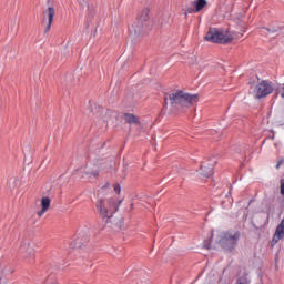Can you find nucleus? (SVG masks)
Returning <instances> with one entry per match:
<instances>
[{"instance_id":"f257e3e1","label":"nucleus","mask_w":284,"mask_h":284,"mask_svg":"<svg viewBox=\"0 0 284 284\" xmlns=\"http://www.w3.org/2000/svg\"><path fill=\"white\" fill-rule=\"evenodd\" d=\"M123 203L122 200L110 197L108 200H99L95 204L97 212L105 223L108 230L113 232H121L125 224V219L121 215H114L119 211V206Z\"/></svg>"},{"instance_id":"f03ea898","label":"nucleus","mask_w":284,"mask_h":284,"mask_svg":"<svg viewBox=\"0 0 284 284\" xmlns=\"http://www.w3.org/2000/svg\"><path fill=\"white\" fill-rule=\"evenodd\" d=\"M169 101L172 108H190L199 101V95L175 91L169 94Z\"/></svg>"},{"instance_id":"7ed1b4c3","label":"nucleus","mask_w":284,"mask_h":284,"mask_svg":"<svg viewBox=\"0 0 284 284\" xmlns=\"http://www.w3.org/2000/svg\"><path fill=\"white\" fill-rule=\"evenodd\" d=\"M204 39L211 43H222L225 45L232 43L234 34L230 31H223V29L210 28Z\"/></svg>"},{"instance_id":"20e7f679","label":"nucleus","mask_w":284,"mask_h":284,"mask_svg":"<svg viewBox=\"0 0 284 284\" xmlns=\"http://www.w3.org/2000/svg\"><path fill=\"white\" fill-rule=\"evenodd\" d=\"M241 239V232H224L221 234L219 243L220 246L225 250V252H234L236 245H239V240Z\"/></svg>"},{"instance_id":"39448f33","label":"nucleus","mask_w":284,"mask_h":284,"mask_svg":"<svg viewBox=\"0 0 284 284\" xmlns=\"http://www.w3.org/2000/svg\"><path fill=\"white\" fill-rule=\"evenodd\" d=\"M145 28H148L146 23H143L141 20H135L129 27V34L133 41L141 39L145 34Z\"/></svg>"},{"instance_id":"423d86ee","label":"nucleus","mask_w":284,"mask_h":284,"mask_svg":"<svg viewBox=\"0 0 284 284\" xmlns=\"http://www.w3.org/2000/svg\"><path fill=\"white\" fill-rule=\"evenodd\" d=\"M255 89L256 99H265V97H268V94L274 92V87H272V84L266 80H263L261 83H258Z\"/></svg>"},{"instance_id":"0eeeda50","label":"nucleus","mask_w":284,"mask_h":284,"mask_svg":"<svg viewBox=\"0 0 284 284\" xmlns=\"http://www.w3.org/2000/svg\"><path fill=\"white\" fill-rule=\"evenodd\" d=\"M54 14H57L54 7H49L47 10L43 11V21L48 19L44 32H50V29L52 28V22L54 21Z\"/></svg>"},{"instance_id":"6e6552de","label":"nucleus","mask_w":284,"mask_h":284,"mask_svg":"<svg viewBox=\"0 0 284 284\" xmlns=\"http://www.w3.org/2000/svg\"><path fill=\"white\" fill-rule=\"evenodd\" d=\"M87 243H90V232L82 231L79 233L78 239L74 241V247L81 250V247H85Z\"/></svg>"},{"instance_id":"1a4fd4ad","label":"nucleus","mask_w":284,"mask_h":284,"mask_svg":"<svg viewBox=\"0 0 284 284\" xmlns=\"http://www.w3.org/2000/svg\"><path fill=\"white\" fill-rule=\"evenodd\" d=\"M211 162L210 163H203L201 166H200V170H201V175L204 176V178H210L212 176V174H214V165H216V162L214 160H210Z\"/></svg>"},{"instance_id":"9d476101","label":"nucleus","mask_w":284,"mask_h":284,"mask_svg":"<svg viewBox=\"0 0 284 284\" xmlns=\"http://www.w3.org/2000/svg\"><path fill=\"white\" fill-rule=\"evenodd\" d=\"M281 239H284V220L281 221V223L277 225L275 233L273 235V239L271 241V247H274Z\"/></svg>"},{"instance_id":"9b49d317","label":"nucleus","mask_w":284,"mask_h":284,"mask_svg":"<svg viewBox=\"0 0 284 284\" xmlns=\"http://www.w3.org/2000/svg\"><path fill=\"white\" fill-rule=\"evenodd\" d=\"M123 119L129 125H141V121L133 113H124Z\"/></svg>"},{"instance_id":"f8f14e48","label":"nucleus","mask_w":284,"mask_h":284,"mask_svg":"<svg viewBox=\"0 0 284 284\" xmlns=\"http://www.w3.org/2000/svg\"><path fill=\"white\" fill-rule=\"evenodd\" d=\"M50 197L44 196L41 199V210L38 211V216H42L43 214H45V212L50 210Z\"/></svg>"},{"instance_id":"ddd939ff","label":"nucleus","mask_w":284,"mask_h":284,"mask_svg":"<svg viewBox=\"0 0 284 284\" xmlns=\"http://www.w3.org/2000/svg\"><path fill=\"white\" fill-rule=\"evenodd\" d=\"M136 21H142V23H146L150 21V9L144 8L138 13Z\"/></svg>"},{"instance_id":"4468645a","label":"nucleus","mask_w":284,"mask_h":284,"mask_svg":"<svg viewBox=\"0 0 284 284\" xmlns=\"http://www.w3.org/2000/svg\"><path fill=\"white\" fill-rule=\"evenodd\" d=\"M192 6H194L195 12H201L207 6V0H195L192 2Z\"/></svg>"},{"instance_id":"2eb2a0df","label":"nucleus","mask_w":284,"mask_h":284,"mask_svg":"<svg viewBox=\"0 0 284 284\" xmlns=\"http://www.w3.org/2000/svg\"><path fill=\"white\" fill-rule=\"evenodd\" d=\"M197 11H196L195 7L191 2V6L189 4V6H186L185 9H183V13L182 14H184V17H187L189 14H194Z\"/></svg>"},{"instance_id":"dca6fc26","label":"nucleus","mask_w":284,"mask_h":284,"mask_svg":"<svg viewBox=\"0 0 284 284\" xmlns=\"http://www.w3.org/2000/svg\"><path fill=\"white\" fill-rule=\"evenodd\" d=\"M18 184H19V179H17V178H11L8 181L9 190H16Z\"/></svg>"},{"instance_id":"f3484780","label":"nucleus","mask_w":284,"mask_h":284,"mask_svg":"<svg viewBox=\"0 0 284 284\" xmlns=\"http://www.w3.org/2000/svg\"><path fill=\"white\" fill-rule=\"evenodd\" d=\"M101 173V168L97 166L95 169L93 170H89L87 171V174L89 176H93L94 179H97V176H99V174Z\"/></svg>"},{"instance_id":"a211bd4d","label":"nucleus","mask_w":284,"mask_h":284,"mask_svg":"<svg viewBox=\"0 0 284 284\" xmlns=\"http://www.w3.org/2000/svg\"><path fill=\"white\" fill-rule=\"evenodd\" d=\"M24 258H34V248H32L30 244L27 246V254L24 255Z\"/></svg>"},{"instance_id":"6ab92c4d","label":"nucleus","mask_w":284,"mask_h":284,"mask_svg":"<svg viewBox=\"0 0 284 284\" xmlns=\"http://www.w3.org/2000/svg\"><path fill=\"white\" fill-rule=\"evenodd\" d=\"M212 240H205L203 246L205 247V250H212L211 246Z\"/></svg>"},{"instance_id":"aec40b11","label":"nucleus","mask_w":284,"mask_h":284,"mask_svg":"<svg viewBox=\"0 0 284 284\" xmlns=\"http://www.w3.org/2000/svg\"><path fill=\"white\" fill-rule=\"evenodd\" d=\"M263 30H266V32H271L272 34L278 32V29L275 28H263Z\"/></svg>"},{"instance_id":"412c9836","label":"nucleus","mask_w":284,"mask_h":284,"mask_svg":"<svg viewBox=\"0 0 284 284\" xmlns=\"http://www.w3.org/2000/svg\"><path fill=\"white\" fill-rule=\"evenodd\" d=\"M114 192L116 193V194H121V185L120 184H114Z\"/></svg>"},{"instance_id":"4be33fe9","label":"nucleus","mask_w":284,"mask_h":284,"mask_svg":"<svg viewBox=\"0 0 284 284\" xmlns=\"http://www.w3.org/2000/svg\"><path fill=\"white\" fill-rule=\"evenodd\" d=\"M281 194L284 196V179L281 180Z\"/></svg>"},{"instance_id":"5701e85b","label":"nucleus","mask_w":284,"mask_h":284,"mask_svg":"<svg viewBox=\"0 0 284 284\" xmlns=\"http://www.w3.org/2000/svg\"><path fill=\"white\" fill-rule=\"evenodd\" d=\"M284 160H280L276 164V170H278L281 168V165H283Z\"/></svg>"},{"instance_id":"b1692460","label":"nucleus","mask_w":284,"mask_h":284,"mask_svg":"<svg viewBox=\"0 0 284 284\" xmlns=\"http://www.w3.org/2000/svg\"><path fill=\"white\" fill-rule=\"evenodd\" d=\"M165 103H168V97L164 98Z\"/></svg>"},{"instance_id":"393cba45","label":"nucleus","mask_w":284,"mask_h":284,"mask_svg":"<svg viewBox=\"0 0 284 284\" xmlns=\"http://www.w3.org/2000/svg\"><path fill=\"white\" fill-rule=\"evenodd\" d=\"M131 210H134V204H131Z\"/></svg>"}]
</instances>
